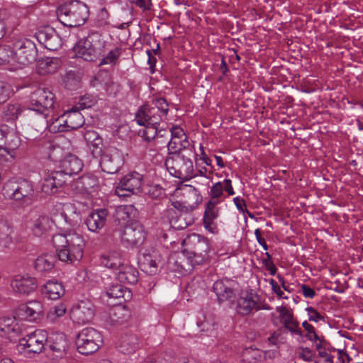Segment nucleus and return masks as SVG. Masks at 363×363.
<instances>
[{
  "label": "nucleus",
  "instance_id": "obj_1",
  "mask_svg": "<svg viewBox=\"0 0 363 363\" xmlns=\"http://www.w3.org/2000/svg\"><path fill=\"white\" fill-rule=\"evenodd\" d=\"M52 241L60 261L74 264L82 259L86 240L82 234L75 231L57 234L52 237Z\"/></svg>",
  "mask_w": 363,
  "mask_h": 363
},
{
  "label": "nucleus",
  "instance_id": "obj_2",
  "mask_svg": "<svg viewBox=\"0 0 363 363\" xmlns=\"http://www.w3.org/2000/svg\"><path fill=\"white\" fill-rule=\"evenodd\" d=\"M3 195L18 206H28L34 201V184L31 181L23 178L9 179L4 185Z\"/></svg>",
  "mask_w": 363,
  "mask_h": 363
},
{
  "label": "nucleus",
  "instance_id": "obj_3",
  "mask_svg": "<svg viewBox=\"0 0 363 363\" xmlns=\"http://www.w3.org/2000/svg\"><path fill=\"white\" fill-rule=\"evenodd\" d=\"M106 41L98 32L89 33L80 39L73 48L74 55L86 62H96L104 55Z\"/></svg>",
  "mask_w": 363,
  "mask_h": 363
},
{
  "label": "nucleus",
  "instance_id": "obj_4",
  "mask_svg": "<svg viewBox=\"0 0 363 363\" xmlns=\"http://www.w3.org/2000/svg\"><path fill=\"white\" fill-rule=\"evenodd\" d=\"M183 253L187 257L191 265L201 264L209 257L211 245L207 238L193 233L183 241Z\"/></svg>",
  "mask_w": 363,
  "mask_h": 363
},
{
  "label": "nucleus",
  "instance_id": "obj_5",
  "mask_svg": "<svg viewBox=\"0 0 363 363\" xmlns=\"http://www.w3.org/2000/svg\"><path fill=\"white\" fill-rule=\"evenodd\" d=\"M59 21L66 26L77 27L85 23L89 10L85 4L74 1L60 6L57 10Z\"/></svg>",
  "mask_w": 363,
  "mask_h": 363
},
{
  "label": "nucleus",
  "instance_id": "obj_6",
  "mask_svg": "<svg viewBox=\"0 0 363 363\" xmlns=\"http://www.w3.org/2000/svg\"><path fill=\"white\" fill-rule=\"evenodd\" d=\"M189 152L169 155L165 160V166L169 174L182 180H189L198 176Z\"/></svg>",
  "mask_w": 363,
  "mask_h": 363
},
{
  "label": "nucleus",
  "instance_id": "obj_7",
  "mask_svg": "<svg viewBox=\"0 0 363 363\" xmlns=\"http://www.w3.org/2000/svg\"><path fill=\"white\" fill-rule=\"evenodd\" d=\"M89 106L90 105H86L82 99L78 105L52 121L50 129L54 132H63L80 128L84 123V118L79 110Z\"/></svg>",
  "mask_w": 363,
  "mask_h": 363
},
{
  "label": "nucleus",
  "instance_id": "obj_8",
  "mask_svg": "<svg viewBox=\"0 0 363 363\" xmlns=\"http://www.w3.org/2000/svg\"><path fill=\"white\" fill-rule=\"evenodd\" d=\"M55 94L47 88H38L30 95L29 109L43 116L47 125L46 118L50 109L54 108Z\"/></svg>",
  "mask_w": 363,
  "mask_h": 363
},
{
  "label": "nucleus",
  "instance_id": "obj_9",
  "mask_svg": "<svg viewBox=\"0 0 363 363\" xmlns=\"http://www.w3.org/2000/svg\"><path fill=\"white\" fill-rule=\"evenodd\" d=\"M182 191L185 199L183 203L174 201L172 203L173 208H169L167 211L170 224H172L174 218L177 217L176 210L179 211H192L201 202L202 196L199 191L192 185L186 186Z\"/></svg>",
  "mask_w": 363,
  "mask_h": 363
},
{
  "label": "nucleus",
  "instance_id": "obj_10",
  "mask_svg": "<svg viewBox=\"0 0 363 363\" xmlns=\"http://www.w3.org/2000/svg\"><path fill=\"white\" fill-rule=\"evenodd\" d=\"M102 344L101 334L93 328L82 329L76 338V345L79 352L85 355L96 352Z\"/></svg>",
  "mask_w": 363,
  "mask_h": 363
},
{
  "label": "nucleus",
  "instance_id": "obj_11",
  "mask_svg": "<svg viewBox=\"0 0 363 363\" xmlns=\"http://www.w3.org/2000/svg\"><path fill=\"white\" fill-rule=\"evenodd\" d=\"M13 54L16 62V69H18L22 66L28 65L35 62L38 50L34 42L24 38L15 43Z\"/></svg>",
  "mask_w": 363,
  "mask_h": 363
},
{
  "label": "nucleus",
  "instance_id": "obj_12",
  "mask_svg": "<svg viewBox=\"0 0 363 363\" xmlns=\"http://www.w3.org/2000/svg\"><path fill=\"white\" fill-rule=\"evenodd\" d=\"M170 134L171 139L167 146L169 155L189 152V156H195L194 147L182 128L173 125L170 128Z\"/></svg>",
  "mask_w": 363,
  "mask_h": 363
},
{
  "label": "nucleus",
  "instance_id": "obj_13",
  "mask_svg": "<svg viewBox=\"0 0 363 363\" xmlns=\"http://www.w3.org/2000/svg\"><path fill=\"white\" fill-rule=\"evenodd\" d=\"M143 176L133 172L123 177L117 184L115 194L120 198H125L142 191Z\"/></svg>",
  "mask_w": 363,
  "mask_h": 363
},
{
  "label": "nucleus",
  "instance_id": "obj_14",
  "mask_svg": "<svg viewBox=\"0 0 363 363\" xmlns=\"http://www.w3.org/2000/svg\"><path fill=\"white\" fill-rule=\"evenodd\" d=\"M269 307L260 301L257 293L251 291L242 293L236 301L235 311L241 316H246L260 310H268Z\"/></svg>",
  "mask_w": 363,
  "mask_h": 363
},
{
  "label": "nucleus",
  "instance_id": "obj_15",
  "mask_svg": "<svg viewBox=\"0 0 363 363\" xmlns=\"http://www.w3.org/2000/svg\"><path fill=\"white\" fill-rule=\"evenodd\" d=\"M48 339V333L43 330H36L20 339L18 350L23 352L40 353L44 349Z\"/></svg>",
  "mask_w": 363,
  "mask_h": 363
},
{
  "label": "nucleus",
  "instance_id": "obj_16",
  "mask_svg": "<svg viewBox=\"0 0 363 363\" xmlns=\"http://www.w3.org/2000/svg\"><path fill=\"white\" fill-rule=\"evenodd\" d=\"M95 308L88 300L80 301L74 303L69 311L71 320L78 324L89 323L94 318Z\"/></svg>",
  "mask_w": 363,
  "mask_h": 363
},
{
  "label": "nucleus",
  "instance_id": "obj_17",
  "mask_svg": "<svg viewBox=\"0 0 363 363\" xmlns=\"http://www.w3.org/2000/svg\"><path fill=\"white\" fill-rule=\"evenodd\" d=\"M142 271L149 275H155L160 272L161 256L155 249L144 250L138 259Z\"/></svg>",
  "mask_w": 363,
  "mask_h": 363
},
{
  "label": "nucleus",
  "instance_id": "obj_18",
  "mask_svg": "<svg viewBox=\"0 0 363 363\" xmlns=\"http://www.w3.org/2000/svg\"><path fill=\"white\" fill-rule=\"evenodd\" d=\"M123 164V156L117 149H108L101 158V169L108 174H115Z\"/></svg>",
  "mask_w": 363,
  "mask_h": 363
},
{
  "label": "nucleus",
  "instance_id": "obj_19",
  "mask_svg": "<svg viewBox=\"0 0 363 363\" xmlns=\"http://www.w3.org/2000/svg\"><path fill=\"white\" fill-rule=\"evenodd\" d=\"M146 238V232L143 226L138 221L132 222L125 226L121 235L123 242L133 246H139Z\"/></svg>",
  "mask_w": 363,
  "mask_h": 363
},
{
  "label": "nucleus",
  "instance_id": "obj_20",
  "mask_svg": "<svg viewBox=\"0 0 363 363\" xmlns=\"http://www.w3.org/2000/svg\"><path fill=\"white\" fill-rule=\"evenodd\" d=\"M37 40L49 50H57L62 45V39L50 26H45L35 33Z\"/></svg>",
  "mask_w": 363,
  "mask_h": 363
},
{
  "label": "nucleus",
  "instance_id": "obj_21",
  "mask_svg": "<svg viewBox=\"0 0 363 363\" xmlns=\"http://www.w3.org/2000/svg\"><path fill=\"white\" fill-rule=\"evenodd\" d=\"M66 182L64 174L57 171L48 172L45 175L41 184V191L47 195L57 193L58 188Z\"/></svg>",
  "mask_w": 363,
  "mask_h": 363
},
{
  "label": "nucleus",
  "instance_id": "obj_22",
  "mask_svg": "<svg viewBox=\"0 0 363 363\" xmlns=\"http://www.w3.org/2000/svg\"><path fill=\"white\" fill-rule=\"evenodd\" d=\"M235 281L229 279H223L213 284V289L219 303L230 301L235 297Z\"/></svg>",
  "mask_w": 363,
  "mask_h": 363
},
{
  "label": "nucleus",
  "instance_id": "obj_23",
  "mask_svg": "<svg viewBox=\"0 0 363 363\" xmlns=\"http://www.w3.org/2000/svg\"><path fill=\"white\" fill-rule=\"evenodd\" d=\"M11 287L17 293L28 294L37 288V281L28 274H18L13 279Z\"/></svg>",
  "mask_w": 363,
  "mask_h": 363
},
{
  "label": "nucleus",
  "instance_id": "obj_24",
  "mask_svg": "<svg viewBox=\"0 0 363 363\" xmlns=\"http://www.w3.org/2000/svg\"><path fill=\"white\" fill-rule=\"evenodd\" d=\"M125 262L120 250H111L103 254L99 258V265L107 268L115 274Z\"/></svg>",
  "mask_w": 363,
  "mask_h": 363
},
{
  "label": "nucleus",
  "instance_id": "obj_25",
  "mask_svg": "<svg viewBox=\"0 0 363 363\" xmlns=\"http://www.w3.org/2000/svg\"><path fill=\"white\" fill-rule=\"evenodd\" d=\"M108 211L105 208H100L91 211L85 220L87 229L93 233L99 232L105 226Z\"/></svg>",
  "mask_w": 363,
  "mask_h": 363
},
{
  "label": "nucleus",
  "instance_id": "obj_26",
  "mask_svg": "<svg viewBox=\"0 0 363 363\" xmlns=\"http://www.w3.org/2000/svg\"><path fill=\"white\" fill-rule=\"evenodd\" d=\"M156 111V108H151L148 105H144L140 107L135 114V120L140 125H159L161 121V116H157Z\"/></svg>",
  "mask_w": 363,
  "mask_h": 363
},
{
  "label": "nucleus",
  "instance_id": "obj_27",
  "mask_svg": "<svg viewBox=\"0 0 363 363\" xmlns=\"http://www.w3.org/2000/svg\"><path fill=\"white\" fill-rule=\"evenodd\" d=\"M26 227L35 236H41L51 227V220L47 216L36 215L29 220Z\"/></svg>",
  "mask_w": 363,
  "mask_h": 363
},
{
  "label": "nucleus",
  "instance_id": "obj_28",
  "mask_svg": "<svg viewBox=\"0 0 363 363\" xmlns=\"http://www.w3.org/2000/svg\"><path fill=\"white\" fill-rule=\"evenodd\" d=\"M60 215L65 222L72 227H75L81 222V212L76 205L72 203H60Z\"/></svg>",
  "mask_w": 363,
  "mask_h": 363
},
{
  "label": "nucleus",
  "instance_id": "obj_29",
  "mask_svg": "<svg viewBox=\"0 0 363 363\" xmlns=\"http://www.w3.org/2000/svg\"><path fill=\"white\" fill-rule=\"evenodd\" d=\"M43 313V305L38 301H30L19 306L18 315L29 321L36 320Z\"/></svg>",
  "mask_w": 363,
  "mask_h": 363
},
{
  "label": "nucleus",
  "instance_id": "obj_30",
  "mask_svg": "<svg viewBox=\"0 0 363 363\" xmlns=\"http://www.w3.org/2000/svg\"><path fill=\"white\" fill-rule=\"evenodd\" d=\"M60 167L61 170L57 172H62L66 179L67 176L70 177L79 173L82 169L83 164L77 156L69 155L61 161Z\"/></svg>",
  "mask_w": 363,
  "mask_h": 363
},
{
  "label": "nucleus",
  "instance_id": "obj_31",
  "mask_svg": "<svg viewBox=\"0 0 363 363\" xmlns=\"http://www.w3.org/2000/svg\"><path fill=\"white\" fill-rule=\"evenodd\" d=\"M277 311L279 313L280 318L284 327L292 334L302 335L301 330L298 321L294 318L291 311L286 307H277Z\"/></svg>",
  "mask_w": 363,
  "mask_h": 363
},
{
  "label": "nucleus",
  "instance_id": "obj_32",
  "mask_svg": "<svg viewBox=\"0 0 363 363\" xmlns=\"http://www.w3.org/2000/svg\"><path fill=\"white\" fill-rule=\"evenodd\" d=\"M136 216L137 210L132 205L120 206L116 208L115 212L116 220L124 228L132 222L137 221L135 220Z\"/></svg>",
  "mask_w": 363,
  "mask_h": 363
},
{
  "label": "nucleus",
  "instance_id": "obj_33",
  "mask_svg": "<svg viewBox=\"0 0 363 363\" xmlns=\"http://www.w3.org/2000/svg\"><path fill=\"white\" fill-rule=\"evenodd\" d=\"M41 292L49 299L57 300L65 294V289L61 282L51 279L42 286Z\"/></svg>",
  "mask_w": 363,
  "mask_h": 363
},
{
  "label": "nucleus",
  "instance_id": "obj_34",
  "mask_svg": "<svg viewBox=\"0 0 363 363\" xmlns=\"http://www.w3.org/2000/svg\"><path fill=\"white\" fill-rule=\"evenodd\" d=\"M224 191L228 194V196L235 194L232 182L229 179H225L223 182L213 184L210 189L208 195L211 197L225 199L227 196H225Z\"/></svg>",
  "mask_w": 363,
  "mask_h": 363
},
{
  "label": "nucleus",
  "instance_id": "obj_35",
  "mask_svg": "<svg viewBox=\"0 0 363 363\" xmlns=\"http://www.w3.org/2000/svg\"><path fill=\"white\" fill-rule=\"evenodd\" d=\"M98 185V179L91 174L83 175L76 182V189L81 191L82 194L89 195L96 191Z\"/></svg>",
  "mask_w": 363,
  "mask_h": 363
},
{
  "label": "nucleus",
  "instance_id": "obj_36",
  "mask_svg": "<svg viewBox=\"0 0 363 363\" xmlns=\"http://www.w3.org/2000/svg\"><path fill=\"white\" fill-rule=\"evenodd\" d=\"M116 274L118 281L122 283L134 284L138 281V272L137 269L125 262L123 264V267H120Z\"/></svg>",
  "mask_w": 363,
  "mask_h": 363
},
{
  "label": "nucleus",
  "instance_id": "obj_37",
  "mask_svg": "<svg viewBox=\"0 0 363 363\" xmlns=\"http://www.w3.org/2000/svg\"><path fill=\"white\" fill-rule=\"evenodd\" d=\"M19 333V326L14 318L1 317L0 318V336L1 337H14Z\"/></svg>",
  "mask_w": 363,
  "mask_h": 363
},
{
  "label": "nucleus",
  "instance_id": "obj_38",
  "mask_svg": "<svg viewBox=\"0 0 363 363\" xmlns=\"http://www.w3.org/2000/svg\"><path fill=\"white\" fill-rule=\"evenodd\" d=\"M84 138L90 148H92L93 155L101 154L103 146L102 138L96 131L87 130L84 134Z\"/></svg>",
  "mask_w": 363,
  "mask_h": 363
},
{
  "label": "nucleus",
  "instance_id": "obj_39",
  "mask_svg": "<svg viewBox=\"0 0 363 363\" xmlns=\"http://www.w3.org/2000/svg\"><path fill=\"white\" fill-rule=\"evenodd\" d=\"M56 257L54 254H43L36 259L35 268L40 272H50L54 267Z\"/></svg>",
  "mask_w": 363,
  "mask_h": 363
},
{
  "label": "nucleus",
  "instance_id": "obj_40",
  "mask_svg": "<svg viewBox=\"0 0 363 363\" xmlns=\"http://www.w3.org/2000/svg\"><path fill=\"white\" fill-rule=\"evenodd\" d=\"M106 293L108 298L123 299L125 301L130 300L132 297L131 291L128 288L118 284L111 286L107 289Z\"/></svg>",
  "mask_w": 363,
  "mask_h": 363
},
{
  "label": "nucleus",
  "instance_id": "obj_41",
  "mask_svg": "<svg viewBox=\"0 0 363 363\" xmlns=\"http://www.w3.org/2000/svg\"><path fill=\"white\" fill-rule=\"evenodd\" d=\"M0 65H8V69L11 71L16 69L13 50L10 47L0 46Z\"/></svg>",
  "mask_w": 363,
  "mask_h": 363
},
{
  "label": "nucleus",
  "instance_id": "obj_42",
  "mask_svg": "<svg viewBox=\"0 0 363 363\" xmlns=\"http://www.w3.org/2000/svg\"><path fill=\"white\" fill-rule=\"evenodd\" d=\"M67 311V306L65 303H58L49 309L46 318L50 323H55L66 314Z\"/></svg>",
  "mask_w": 363,
  "mask_h": 363
},
{
  "label": "nucleus",
  "instance_id": "obj_43",
  "mask_svg": "<svg viewBox=\"0 0 363 363\" xmlns=\"http://www.w3.org/2000/svg\"><path fill=\"white\" fill-rule=\"evenodd\" d=\"M60 66L57 58H45L38 65L39 72L41 74H52L55 72Z\"/></svg>",
  "mask_w": 363,
  "mask_h": 363
},
{
  "label": "nucleus",
  "instance_id": "obj_44",
  "mask_svg": "<svg viewBox=\"0 0 363 363\" xmlns=\"http://www.w3.org/2000/svg\"><path fill=\"white\" fill-rule=\"evenodd\" d=\"M21 112L18 104H9L3 109L2 118L6 121H14L18 118Z\"/></svg>",
  "mask_w": 363,
  "mask_h": 363
},
{
  "label": "nucleus",
  "instance_id": "obj_45",
  "mask_svg": "<svg viewBox=\"0 0 363 363\" xmlns=\"http://www.w3.org/2000/svg\"><path fill=\"white\" fill-rule=\"evenodd\" d=\"M11 228L9 224L0 219V247H9L11 242Z\"/></svg>",
  "mask_w": 363,
  "mask_h": 363
},
{
  "label": "nucleus",
  "instance_id": "obj_46",
  "mask_svg": "<svg viewBox=\"0 0 363 363\" xmlns=\"http://www.w3.org/2000/svg\"><path fill=\"white\" fill-rule=\"evenodd\" d=\"M262 357L263 351L252 347L245 348L242 352L244 361L249 363H255L257 361H260Z\"/></svg>",
  "mask_w": 363,
  "mask_h": 363
},
{
  "label": "nucleus",
  "instance_id": "obj_47",
  "mask_svg": "<svg viewBox=\"0 0 363 363\" xmlns=\"http://www.w3.org/2000/svg\"><path fill=\"white\" fill-rule=\"evenodd\" d=\"M50 339L55 341L50 345L52 350L61 352L65 350L67 344L66 337L64 333H60L54 334L50 337Z\"/></svg>",
  "mask_w": 363,
  "mask_h": 363
},
{
  "label": "nucleus",
  "instance_id": "obj_48",
  "mask_svg": "<svg viewBox=\"0 0 363 363\" xmlns=\"http://www.w3.org/2000/svg\"><path fill=\"white\" fill-rule=\"evenodd\" d=\"M4 143L9 149L16 150L21 144V139L14 131H8L6 130Z\"/></svg>",
  "mask_w": 363,
  "mask_h": 363
},
{
  "label": "nucleus",
  "instance_id": "obj_49",
  "mask_svg": "<svg viewBox=\"0 0 363 363\" xmlns=\"http://www.w3.org/2000/svg\"><path fill=\"white\" fill-rule=\"evenodd\" d=\"M121 55V49L118 48H115L114 49L110 50L106 55L101 57L99 65H115Z\"/></svg>",
  "mask_w": 363,
  "mask_h": 363
},
{
  "label": "nucleus",
  "instance_id": "obj_50",
  "mask_svg": "<svg viewBox=\"0 0 363 363\" xmlns=\"http://www.w3.org/2000/svg\"><path fill=\"white\" fill-rule=\"evenodd\" d=\"M153 106H150L151 108H155L157 109L156 114L157 116H165L169 111V105L167 101L163 98H158L153 101Z\"/></svg>",
  "mask_w": 363,
  "mask_h": 363
},
{
  "label": "nucleus",
  "instance_id": "obj_51",
  "mask_svg": "<svg viewBox=\"0 0 363 363\" xmlns=\"http://www.w3.org/2000/svg\"><path fill=\"white\" fill-rule=\"evenodd\" d=\"M297 356L304 362H311L315 357V352L307 347H300L296 351Z\"/></svg>",
  "mask_w": 363,
  "mask_h": 363
},
{
  "label": "nucleus",
  "instance_id": "obj_52",
  "mask_svg": "<svg viewBox=\"0 0 363 363\" xmlns=\"http://www.w3.org/2000/svg\"><path fill=\"white\" fill-rule=\"evenodd\" d=\"M159 125H143V137L147 141H151L155 139L157 135V126Z\"/></svg>",
  "mask_w": 363,
  "mask_h": 363
},
{
  "label": "nucleus",
  "instance_id": "obj_53",
  "mask_svg": "<svg viewBox=\"0 0 363 363\" xmlns=\"http://www.w3.org/2000/svg\"><path fill=\"white\" fill-rule=\"evenodd\" d=\"M220 208L217 206H213L209 203H206L205 212L203 217H206L211 219H216L219 215Z\"/></svg>",
  "mask_w": 363,
  "mask_h": 363
},
{
  "label": "nucleus",
  "instance_id": "obj_54",
  "mask_svg": "<svg viewBox=\"0 0 363 363\" xmlns=\"http://www.w3.org/2000/svg\"><path fill=\"white\" fill-rule=\"evenodd\" d=\"M10 94V86L4 82H0V104L9 99Z\"/></svg>",
  "mask_w": 363,
  "mask_h": 363
},
{
  "label": "nucleus",
  "instance_id": "obj_55",
  "mask_svg": "<svg viewBox=\"0 0 363 363\" xmlns=\"http://www.w3.org/2000/svg\"><path fill=\"white\" fill-rule=\"evenodd\" d=\"M8 18V13L5 9H0V39L3 38L6 33L5 20Z\"/></svg>",
  "mask_w": 363,
  "mask_h": 363
},
{
  "label": "nucleus",
  "instance_id": "obj_56",
  "mask_svg": "<svg viewBox=\"0 0 363 363\" xmlns=\"http://www.w3.org/2000/svg\"><path fill=\"white\" fill-rule=\"evenodd\" d=\"M306 311L308 312V320L310 321L318 323L323 320L324 318L323 316L313 307H308Z\"/></svg>",
  "mask_w": 363,
  "mask_h": 363
},
{
  "label": "nucleus",
  "instance_id": "obj_57",
  "mask_svg": "<svg viewBox=\"0 0 363 363\" xmlns=\"http://www.w3.org/2000/svg\"><path fill=\"white\" fill-rule=\"evenodd\" d=\"M216 219H211L206 217H203V226L204 228L211 233L215 234L217 233L218 229L216 224L215 223L214 220Z\"/></svg>",
  "mask_w": 363,
  "mask_h": 363
},
{
  "label": "nucleus",
  "instance_id": "obj_58",
  "mask_svg": "<svg viewBox=\"0 0 363 363\" xmlns=\"http://www.w3.org/2000/svg\"><path fill=\"white\" fill-rule=\"evenodd\" d=\"M198 172L203 180L202 184L204 185H208V180H211L212 178L213 171L208 170L206 167H202L198 169Z\"/></svg>",
  "mask_w": 363,
  "mask_h": 363
},
{
  "label": "nucleus",
  "instance_id": "obj_59",
  "mask_svg": "<svg viewBox=\"0 0 363 363\" xmlns=\"http://www.w3.org/2000/svg\"><path fill=\"white\" fill-rule=\"evenodd\" d=\"M265 255L267 256V258L263 259V264H264L266 269L269 271L270 274L274 275L277 272V268L271 261V255L268 252H266Z\"/></svg>",
  "mask_w": 363,
  "mask_h": 363
},
{
  "label": "nucleus",
  "instance_id": "obj_60",
  "mask_svg": "<svg viewBox=\"0 0 363 363\" xmlns=\"http://www.w3.org/2000/svg\"><path fill=\"white\" fill-rule=\"evenodd\" d=\"M314 345L315 349L318 350L320 357L325 358V359L333 358V356L328 354L325 349L323 348V340L316 342Z\"/></svg>",
  "mask_w": 363,
  "mask_h": 363
},
{
  "label": "nucleus",
  "instance_id": "obj_61",
  "mask_svg": "<svg viewBox=\"0 0 363 363\" xmlns=\"http://www.w3.org/2000/svg\"><path fill=\"white\" fill-rule=\"evenodd\" d=\"M306 331H307V334L306 336L307 339L309 341L313 342L314 345L316 344V342H318L319 341L323 340L322 337H319L318 335V334L315 333V328L313 325H312L311 330H306Z\"/></svg>",
  "mask_w": 363,
  "mask_h": 363
},
{
  "label": "nucleus",
  "instance_id": "obj_62",
  "mask_svg": "<svg viewBox=\"0 0 363 363\" xmlns=\"http://www.w3.org/2000/svg\"><path fill=\"white\" fill-rule=\"evenodd\" d=\"M120 351L123 353H131L133 351L135 350V347L134 345H129L127 342L126 339H123L121 340L120 344Z\"/></svg>",
  "mask_w": 363,
  "mask_h": 363
},
{
  "label": "nucleus",
  "instance_id": "obj_63",
  "mask_svg": "<svg viewBox=\"0 0 363 363\" xmlns=\"http://www.w3.org/2000/svg\"><path fill=\"white\" fill-rule=\"evenodd\" d=\"M234 204L235 205L237 209L239 212L245 213L246 208V203L243 199L237 196L233 199Z\"/></svg>",
  "mask_w": 363,
  "mask_h": 363
},
{
  "label": "nucleus",
  "instance_id": "obj_64",
  "mask_svg": "<svg viewBox=\"0 0 363 363\" xmlns=\"http://www.w3.org/2000/svg\"><path fill=\"white\" fill-rule=\"evenodd\" d=\"M301 291L306 298H313L315 296V291L306 284L301 285Z\"/></svg>",
  "mask_w": 363,
  "mask_h": 363
}]
</instances>
